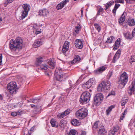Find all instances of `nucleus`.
<instances>
[{"mask_svg": "<svg viewBox=\"0 0 135 135\" xmlns=\"http://www.w3.org/2000/svg\"><path fill=\"white\" fill-rule=\"evenodd\" d=\"M114 39V37L113 36H110L107 38V42L108 43H112Z\"/></svg>", "mask_w": 135, "mask_h": 135, "instance_id": "473e14b6", "label": "nucleus"}, {"mask_svg": "<svg viewBox=\"0 0 135 135\" xmlns=\"http://www.w3.org/2000/svg\"><path fill=\"white\" fill-rule=\"evenodd\" d=\"M127 74L126 72H124L121 74V76H127Z\"/></svg>", "mask_w": 135, "mask_h": 135, "instance_id": "338daca9", "label": "nucleus"}, {"mask_svg": "<svg viewBox=\"0 0 135 135\" xmlns=\"http://www.w3.org/2000/svg\"><path fill=\"white\" fill-rule=\"evenodd\" d=\"M127 112V109H126L124 110V112L123 113V114H122L123 115L125 116V115L126 114Z\"/></svg>", "mask_w": 135, "mask_h": 135, "instance_id": "774afa93", "label": "nucleus"}, {"mask_svg": "<svg viewBox=\"0 0 135 135\" xmlns=\"http://www.w3.org/2000/svg\"><path fill=\"white\" fill-rule=\"evenodd\" d=\"M78 61H77V60L75 58L71 62V64H74L76 63Z\"/></svg>", "mask_w": 135, "mask_h": 135, "instance_id": "6e6d98bb", "label": "nucleus"}, {"mask_svg": "<svg viewBox=\"0 0 135 135\" xmlns=\"http://www.w3.org/2000/svg\"><path fill=\"white\" fill-rule=\"evenodd\" d=\"M135 91V78H133L131 84L129 86V89L128 90V93L130 95H131Z\"/></svg>", "mask_w": 135, "mask_h": 135, "instance_id": "6e6552de", "label": "nucleus"}, {"mask_svg": "<svg viewBox=\"0 0 135 135\" xmlns=\"http://www.w3.org/2000/svg\"><path fill=\"white\" fill-rule=\"evenodd\" d=\"M126 13H124L122 16L118 20V22L120 25H122L124 21L125 20V16Z\"/></svg>", "mask_w": 135, "mask_h": 135, "instance_id": "4468645a", "label": "nucleus"}, {"mask_svg": "<svg viewBox=\"0 0 135 135\" xmlns=\"http://www.w3.org/2000/svg\"><path fill=\"white\" fill-rule=\"evenodd\" d=\"M14 0H7L6 2V4H8L12 3Z\"/></svg>", "mask_w": 135, "mask_h": 135, "instance_id": "680f3d73", "label": "nucleus"}, {"mask_svg": "<svg viewBox=\"0 0 135 135\" xmlns=\"http://www.w3.org/2000/svg\"><path fill=\"white\" fill-rule=\"evenodd\" d=\"M120 6V4H116L114 7V8L113 10V13H115L117 9Z\"/></svg>", "mask_w": 135, "mask_h": 135, "instance_id": "f704fd0d", "label": "nucleus"}, {"mask_svg": "<svg viewBox=\"0 0 135 135\" xmlns=\"http://www.w3.org/2000/svg\"><path fill=\"white\" fill-rule=\"evenodd\" d=\"M123 35L125 38L127 39H131L133 37L131 34L129 32L124 33Z\"/></svg>", "mask_w": 135, "mask_h": 135, "instance_id": "dca6fc26", "label": "nucleus"}, {"mask_svg": "<svg viewBox=\"0 0 135 135\" xmlns=\"http://www.w3.org/2000/svg\"><path fill=\"white\" fill-rule=\"evenodd\" d=\"M81 26L79 25H78L76 26L75 29V31L77 34L79 33V31L80 29Z\"/></svg>", "mask_w": 135, "mask_h": 135, "instance_id": "a878e982", "label": "nucleus"}, {"mask_svg": "<svg viewBox=\"0 0 135 135\" xmlns=\"http://www.w3.org/2000/svg\"><path fill=\"white\" fill-rule=\"evenodd\" d=\"M56 122L55 121V120L52 119L50 121V123L52 127H58V125H56Z\"/></svg>", "mask_w": 135, "mask_h": 135, "instance_id": "cd10ccee", "label": "nucleus"}, {"mask_svg": "<svg viewBox=\"0 0 135 135\" xmlns=\"http://www.w3.org/2000/svg\"><path fill=\"white\" fill-rule=\"evenodd\" d=\"M75 46L79 49H82L83 46L82 42L80 40L76 39L75 41Z\"/></svg>", "mask_w": 135, "mask_h": 135, "instance_id": "9d476101", "label": "nucleus"}, {"mask_svg": "<svg viewBox=\"0 0 135 135\" xmlns=\"http://www.w3.org/2000/svg\"><path fill=\"white\" fill-rule=\"evenodd\" d=\"M110 86V81H103L98 86V90L99 91H103L109 89Z\"/></svg>", "mask_w": 135, "mask_h": 135, "instance_id": "20e7f679", "label": "nucleus"}, {"mask_svg": "<svg viewBox=\"0 0 135 135\" xmlns=\"http://www.w3.org/2000/svg\"><path fill=\"white\" fill-rule=\"evenodd\" d=\"M88 114V110L85 108H82L79 109L75 113L76 116L80 119L84 118L87 116Z\"/></svg>", "mask_w": 135, "mask_h": 135, "instance_id": "39448f33", "label": "nucleus"}, {"mask_svg": "<svg viewBox=\"0 0 135 135\" xmlns=\"http://www.w3.org/2000/svg\"><path fill=\"white\" fill-rule=\"evenodd\" d=\"M11 115L12 116L15 117L18 115V113L16 112H13L11 113Z\"/></svg>", "mask_w": 135, "mask_h": 135, "instance_id": "5fc2aeb1", "label": "nucleus"}, {"mask_svg": "<svg viewBox=\"0 0 135 135\" xmlns=\"http://www.w3.org/2000/svg\"><path fill=\"white\" fill-rule=\"evenodd\" d=\"M36 61L38 63H40L43 61L42 57H39L37 58Z\"/></svg>", "mask_w": 135, "mask_h": 135, "instance_id": "a19ab883", "label": "nucleus"}, {"mask_svg": "<svg viewBox=\"0 0 135 135\" xmlns=\"http://www.w3.org/2000/svg\"><path fill=\"white\" fill-rule=\"evenodd\" d=\"M90 93L88 91L83 93L81 95L80 99V103L83 104L88 103L90 100Z\"/></svg>", "mask_w": 135, "mask_h": 135, "instance_id": "7ed1b4c3", "label": "nucleus"}, {"mask_svg": "<svg viewBox=\"0 0 135 135\" xmlns=\"http://www.w3.org/2000/svg\"><path fill=\"white\" fill-rule=\"evenodd\" d=\"M69 0H65L60 3V9L62 8L67 3L69 2Z\"/></svg>", "mask_w": 135, "mask_h": 135, "instance_id": "4be33fe9", "label": "nucleus"}, {"mask_svg": "<svg viewBox=\"0 0 135 135\" xmlns=\"http://www.w3.org/2000/svg\"><path fill=\"white\" fill-rule=\"evenodd\" d=\"M70 112V110L69 109H68L65 111L61 113L60 115V118H64L65 116L68 115Z\"/></svg>", "mask_w": 135, "mask_h": 135, "instance_id": "ddd939ff", "label": "nucleus"}, {"mask_svg": "<svg viewBox=\"0 0 135 135\" xmlns=\"http://www.w3.org/2000/svg\"><path fill=\"white\" fill-rule=\"evenodd\" d=\"M115 95V93L114 91H112L110 92L109 94L107 96L108 97L111 95Z\"/></svg>", "mask_w": 135, "mask_h": 135, "instance_id": "4d7b16f0", "label": "nucleus"}, {"mask_svg": "<svg viewBox=\"0 0 135 135\" xmlns=\"http://www.w3.org/2000/svg\"><path fill=\"white\" fill-rule=\"evenodd\" d=\"M114 3V1H111L109 2H108L107 4L104 5V6L105 7V9L106 10L111 5L113 4Z\"/></svg>", "mask_w": 135, "mask_h": 135, "instance_id": "aec40b11", "label": "nucleus"}, {"mask_svg": "<svg viewBox=\"0 0 135 135\" xmlns=\"http://www.w3.org/2000/svg\"><path fill=\"white\" fill-rule=\"evenodd\" d=\"M58 69H56L54 75L55 76H57L59 75L58 74Z\"/></svg>", "mask_w": 135, "mask_h": 135, "instance_id": "864d4df0", "label": "nucleus"}, {"mask_svg": "<svg viewBox=\"0 0 135 135\" xmlns=\"http://www.w3.org/2000/svg\"><path fill=\"white\" fill-rule=\"evenodd\" d=\"M119 127L117 126H114L113 128V130L116 133L117 132L119 129Z\"/></svg>", "mask_w": 135, "mask_h": 135, "instance_id": "58836bf2", "label": "nucleus"}, {"mask_svg": "<svg viewBox=\"0 0 135 135\" xmlns=\"http://www.w3.org/2000/svg\"><path fill=\"white\" fill-rule=\"evenodd\" d=\"M2 55L1 54H0V65H2Z\"/></svg>", "mask_w": 135, "mask_h": 135, "instance_id": "13d9d810", "label": "nucleus"}, {"mask_svg": "<svg viewBox=\"0 0 135 135\" xmlns=\"http://www.w3.org/2000/svg\"><path fill=\"white\" fill-rule=\"evenodd\" d=\"M129 126L131 128H133V127H135V120H131Z\"/></svg>", "mask_w": 135, "mask_h": 135, "instance_id": "7c9ffc66", "label": "nucleus"}, {"mask_svg": "<svg viewBox=\"0 0 135 135\" xmlns=\"http://www.w3.org/2000/svg\"><path fill=\"white\" fill-rule=\"evenodd\" d=\"M71 124L75 126H77L79 125L80 123L78 120L76 119H73L71 121Z\"/></svg>", "mask_w": 135, "mask_h": 135, "instance_id": "412c9836", "label": "nucleus"}, {"mask_svg": "<svg viewBox=\"0 0 135 135\" xmlns=\"http://www.w3.org/2000/svg\"><path fill=\"white\" fill-rule=\"evenodd\" d=\"M23 113V112L22 111H18L17 112L19 116H21L22 115Z\"/></svg>", "mask_w": 135, "mask_h": 135, "instance_id": "bf43d9fd", "label": "nucleus"}, {"mask_svg": "<svg viewBox=\"0 0 135 135\" xmlns=\"http://www.w3.org/2000/svg\"><path fill=\"white\" fill-rule=\"evenodd\" d=\"M131 35L132 36V37H133L134 36H135V28H134L132 32V34H131Z\"/></svg>", "mask_w": 135, "mask_h": 135, "instance_id": "052dcab7", "label": "nucleus"}, {"mask_svg": "<svg viewBox=\"0 0 135 135\" xmlns=\"http://www.w3.org/2000/svg\"><path fill=\"white\" fill-rule=\"evenodd\" d=\"M103 99V96L101 93L97 94L94 98V104L97 105H99Z\"/></svg>", "mask_w": 135, "mask_h": 135, "instance_id": "423d86ee", "label": "nucleus"}, {"mask_svg": "<svg viewBox=\"0 0 135 135\" xmlns=\"http://www.w3.org/2000/svg\"><path fill=\"white\" fill-rule=\"evenodd\" d=\"M52 59H50L47 62V63L49 65V68H50L54 69L55 67V62H53Z\"/></svg>", "mask_w": 135, "mask_h": 135, "instance_id": "f3484780", "label": "nucleus"}, {"mask_svg": "<svg viewBox=\"0 0 135 135\" xmlns=\"http://www.w3.org/2000/svg\"><path fill=\"white\" fill-rule=\"evenodd\" d=\"M107 68L106 66H103L95 70L94 72L96 74H99L104 71Z\"/></svg>", "mask_w": 135, "mask_h": 135, "instance_id": "1a4fd4ad", "label": "nucleus"}, {"mask_svg": "<svg viewBox=\"0 0 135 135\" xmlns=\"http://www.w3.org/2000/svg\"><path fill=\"white\" fill-rule=\"evenodd\" d=\"M83 85L84 87L88 89L92 85L91 83H90L88 81H87L86 83H84Z\"/></svg>", "mask_w": 135, "mask_h": 135, "instance_id": "c85d7f7f", "label": "nucleus"}, {"mask_svg": "<svg viewBox=\"0 0 135 135\" xmlns=\"http://www.w3.org/2000/svg\"><path fill=\"white\" fill-rule=\"evenodd\" d=\"M48 66L45 64H42L40 66V68L42 70H46L48 68Z\"/></svg>", "mask_w": 135, "mask_h": 135, "instance_id": "72a5a7b5", "label": "nucleus"}, {"mask_svg": "<svg viewBox=\"0 0 135 135\" xmlns=\"http://www.w3.org/2000/svg\"><path fill=\"white\" fill-rule=\"evenodd\" d=\"M128 25L130 26H132L135 25V22L134 19H129L128 21Z\"/></svg>", "mask_w": 135, "mask_h": 135, "instance_id": "b1692460", "label": "nucleus"}, {"mask_svg": "<svg viewBox=\"0 0 135 135\" xmlns=\"http://www.w3.org/2000/svg\"><path fill=\"white\" fill-rule=\"evenodd\" d=\"M76 131L75 129H71L68 133V135H76Z\"/></svg>", "mask_w": 135, "mask_h": 135, "instance_id": "c756f323", "label": "nucleus"}, {"mask_svg": "<svg viewBox=\"0 0 135 135\" xmlns=\"http://www.w3.org/2000/svg\"><path fill=\"white\" fill-rule=\"evenodd\" d=\"M120 40L119 39H118L115 41V46L113 47V49L115 50H117L119 47L120 44Z\"/></svg>", "mask_w": 135, "mask_h": 135, "instance_id": "6ab92c4d", "label": "nucleus"}, {"mask_svg": "<svg viewBox=\"0 0 135 135\" xmlns=\"http://www.w3.org/2000/svg\"><path fill=\"white\" fill-rule=\"evenodd\" d=\"M115 133V132L112 129L109 131L108 134L109 135H114Z\"/></svg>", "mask_w": 135, "mask_h": 135, "instance_id": "49530a36", "label": "nucleus"}, {"mask_svg": "<svg viewBox=\"0 0 135 135\" xmlns=\"http://www.w3.org/2000/svg\"><path fill=\"white\" fill-rule=\"evenodd\" d=\"M130 62L132 63V62H135V55L131 56V59L130 60Z\"/></svg>", "mask_w": 135, "mask_h": 135, "instance_id": "a18cd8bd", "label": "nucleus"}, {"mask_svg": "<svg viewBox=\"0 0 135 135\" xmlns=\"http://www.w3.org/2000/svg\"><path fill=\"white\" fill-rule=\"evenodd\" d=\"M39 15L40 16H46L49 15L48 10L46 9H44L40 10L38 12Z\"/></svg>", "mask_w": 135, "mask_h": 135, "instance_id": "9b49d317", "label": "nucleus"}, {"mask_svg": "<svg viewBox=\"0 0 135 135\" xmlns=\"http://www.w3.org/2000/svg\"><path fill=\"white\" fill-rule=\"evenodd\" d=\"M98 121L96 122L94 124L93 126V127L94 128L96 129L98 128Z\"/></svg>", "mask_w": 135, "mask_h": 135, "instance_id": "09e8293b", "label": "nucleus"}, {"mask_svg": "<svg viewBox=\"0 0 135 135\" xmlns=\"http://www.w3.org/2000/svg\"><path fill=\"white\" fill-rule=\"evenodd\" d=\"M126 2L129 3H133L135 2V0H125Z\"/></svg>", "mask_w": 135, "mask_h": 135, "instance_id": "8fccbe9b", "label": "nucleus"}, {"mask_svg": "<svg viewBox=\"0 0 135 135\" xmlns=\"http://www.w3.org/2000/svg\"><path fill=\"white\" fill-rule=\"evenodd\" d=\"M128 101V100L125 99V100H122L121 102V104L122 106L124 105Z\"/></svg>", "mask_w": 135, "mask_h": 135, "instance_id": "ea45409f", "label": "nucleus"}, {"mask_svg": "<svg viewBox=\"0 0 135 135\" xmlns=\"http://www.w3.org/2000/svg\"><path fill=\"white\" fill-rule=\"evenodd\" d=\"M23 46V41L20 37L17 38L15 40L11 39L10 41L9 47L12 51H18Z\"/></svg>", "mask_w": 135, "mask_h": 135, "instance_id": "f257e3e1", "label": "nucleus"}, {"mask_svg": "<svg viewBox=\"0 0 135 135\" xmlns=\"http://www.w3.org/2000/svg\"><path fill=\"white\" fill-rule=\"evenodd\" d=\"M107 131L105 129L104 127L101 126L98 131L99 135H106Z\"/></svg>", "mask_w": 135, "mask_h": 135, "instance_id": "f8f14e48", "label": "nucleus"}, {"mask_svg": "<svg viewBox=\"0 0 135 135\" xmlns=\"http://www.w3.org/2000/svg\"><path fill=\"white\" fill-rule=\"evenodd\" d=\"M94 25L95 28L98 30V32H99L101 30V27L97 23H95Z\"/></svg>", "mask_w": 135, "mask_h": 135, "instance_id": "c9c22d12", "label": "nucleus"}, {"mask_svg": "<svg viewBox=\"0 0 135 135\" xmlns=\"http://www.w3.org/2000/svg\"><path fill=\"white\" fill-rule=\"evenodd\" d=\"M120 52L121 51L120 50H118L116 54H117L118 55H119V56H120Z\"/></svg>", "mask_w": 135, "mask_h": 135, "instance_id": "69168bd1", "label": "nucleus"}, {"mask_svg": "<svg viewBox=\"0 0 135 135\" xmlns=\"http://www.w3.org/2000/svg\"><path fill=\"white\" fill-rule=\"evenodd\" d=\"M7 88L11 94L7 95L8 97H11V95L16 94L17 92L19 89L16 82L14 81L10 82L7 85Z\"/></svg>", "mask_w": 135, "mask_h": 135, "instance_id": "f03ea898", "label": "nucleus"}, {"mask_svg": "<svg viewBox=\"0 0 135 135\" xmlns=\"http://www.w3.org/2000/svg\"><path fill=\"white\" fill-rule=\"evenodd\" d=\"M39 26L36 25H35L33 26V27L34 28V30L35 31L36 30H38V28Z\"/></svg>", "mask_w": 135, "mask_h": 135, "instance_id": "3c124183", "label": "nucleus"}, {"mask_svg": "<svg viewBox=\"0 0 135 135\" xmlns=\"http://www.w3.org/2000/svg\"><path fill=\"white\" fill-rule=\"evenodd\" d=\"M34 112L35 113H40L41 112L40 110V109L37 108H34Z\"/></svg>", "mask_w": 135, "mask_h": 135, "instance_id": "c03bdc74", "label": "nucleus"}, {"mask_svg": "<svg viewBox=\"0 0 135 135\" xmlns=\"http://www.w3.org/2000/svg\"><path fill=\"white\" fill-rule=\"evenodd\" d=\"M28 12H27L22 10V14L21 16V20H23L27 16Z\"/></svg>", "mask_w": 135, "mask_h": 135, "instance_id": "393cba45", "label": "nucleus"}, {"mask_svg": "<svg viewBox=\"0 0 135 135\" xmlns=\"http://www.w3.org/2000/svg\"><path fill=\"white\" fill-rule=\"evenodd\" d=\"M75 58L78 61H79L80 60V57L79 56H76Z\"/></svg>", "mask_w": 135, "mask_h": 135, "instance_id": "e2e57ef3", "label": "nucleus"}, {"mask_svg": "<svg viewBox=\"0 0 135 135\" xmlns=\"http://www.w3.org/2000/svg\"><path fill=\"white\" fill-rule=\"evenodd\" d=\"M69 48H67L66 47H65L64 46H63L62 50V52L63 53H65L67 51L68 49Z\"/></svg>", "mask_w": 135, "mask_h": 135, "instance_id": "79ce46f5", "label": "nucleus"}, {"mask_svg": "<svg viewBox=\"0 0 135 135\" xmlns=\"http://www.w3.org/2000/svg\"><path fill=\"white\" fill-rule=\"evenodd\" d=\"M35 33L36 34H38L40 33H41V31H38L37 30L35 31Z\"/></svg>", "mask_w": 135, "mask_h": 135, "instance_id": "0e129e2a", "label": "nucleus"}, {"mask_svg": "<svg viewBox=\"0 0 135 135\" xmlns=\"http://www.w3.org/2000/svg\"><path fill=\"white\" fill-rule=\"evenodd\" d=\"M115 3H124V0H115Z\"/></svg>", "mask_w": 135, "mask_h": 135, "instance_id": "603ef678", "label": "nucleus"}, {"mask_svg": "<svg viewBox=\"0 0 135 135\" xmlns=\"http://www.w3.org/2000/svg\"><path fill=\"white\" fill-rule=\"evenodd\" d=\"M104 9L102 8H100L98 10V11L97 12V15H100L101 13V12H103L104 11Z\"/></svg>", "mask_w": 135, "mask_h": 135, "instance_id": "de8ad7c7", "label": "nucleus"}, {"mask_svg": "<svg viewBox=\"0 0 135 135\" xmlns=\"http://www.w3.org/2000/svg\"><path fill=\"white\" fill-rule=\"evenodd\" d=\"M22 10L28 12L30 9V6L28 4H25L22 5Z\"/></svg>", "mask_w": 135, "mask_h": 135, "instance_id": "2eb2a0df", "label": "nucleus"}, {"mask_svg": "<svg viewBox=\"0 0 135 135\" xmlns=\"http://www.w3.org/2000/svg\"><path fill=\"white\" fill-rule=\"evenodd\" d=\"M39 99L38 98H35L34 99H30V102L34 103H36L39 101Z\"/></svg>", "mask_w": 135, "mask_h": 135, "instance_id": "2f4dec72", "label": "nucleus"}, {"mask_svg": "<svg viewBox=\"0 0 135 135\" xmlns=\"http://www.w3.org/2000/svg\"><path fill=\"white\" fill-rule=\"evenodd\" d=\"M42 44V42L41 40H38L34 42L33 45V47L37 48L39 47Z\"/></svg>", "mask_w": 135, "mask_h": 135, "instance_id": "a211bd4d", "label": "nucleus"}, {"mask_svg": "<svg viewBox=\"0 0 135 135\" xmlns=\"http://www.w3.org/2000/svg\"><path fill=\"white\" fill-rule=\"evenodd\" d=\"M65 122V120L62 119L60 121V129L61 130H63L64 129Z\"/></svg>", "mask_w": 135, "mask_h": 135, "instance_id": "5701e85b", "label": "nucleus"}, {"mask_svg": "<svg viewBox=\"0 0 135 135\" xmlns=\"http://www.w3.org/2000/svg\"><path fill=\"white\" fill-rule=\"evenodd\" d=\"M119 57V55H118L117 54H115L113 62L114 63H115V61L117 60Z\"/></svg>", "mask_w": 135, "mask_h": 135, "instance_id": "4c0bfd02", "label": "nucleus"}, {"mask_svg": "<svg viewBox=\"0 0 135 135\" xmlns=\"http://www.w3.org/2000/svg\"><path fill=\"white\" fill-rule=\"evenodd\" d=\"M70 43L68 41H66L64 43V46L69 48V46Z\"/></svg>", "mask_w": 135, "mask_h": 135, "instance_id": "37998d69", "label": "nucleus"}, {"mask_svg": "<svg viewBox=\"0 0 135 135\" xmlns=\"http://www.w3.org/2000/svg\"><path fill=\"white\" fill-rule=\"evenodd\" d=\"M128 80V76H120L119 80L118 81L119 84V88H122L124 87L126 84Z\"/></svg>", "mask_w": 135, "mask_h": 135, "instance_id": "0eeeda50", "label": "nucleus"}, {"mask_svg": "<svg viewBox=\"0 0 135 135\" xmlns=\"http://www.w3.org/2000/svg\"><path fill=\"white\" fill-rule=\"evenodd\" d=\"M90 83H91V85L94 84L95 83V78H93L91 79H90L88 81Z\"/></svg>", "mask_w": 135, "mask_h": 135, "instance_id": "e433bc0d", "label": "nucleus"}, {"mask_svg": "<svg viewBox=\"0 0 135 135\" xmlns=\"http://www.w3.org/2000/svg\"><path fill=\"white\" fill-rule=\"evenodd\" d=\"M114 107L112 105L108 108L106 110V113L107 115L109 114V113L111 111L112 109L114 108Z\"/></svg>", "mask_w": 135, "mask_h": 135, "instance_id": "bb28decb", "label": "nucleus"}]
</instances>
